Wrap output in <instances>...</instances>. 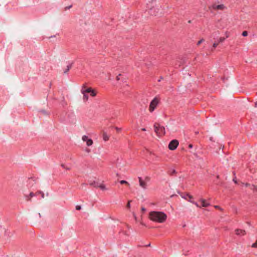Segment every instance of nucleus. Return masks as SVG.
Segmentation results:
<instances>
[{
  "instance_id": "1",
  "label": "nucleus",
  "mask_w": 257,
  "mask_h": 257,
  "mask_svg": "<svg viewBox=\"0 0 257 257\" xmlns=\"http://www.w3.org/2000/svg\"><path fill=\"white\" fill-rule=\"evenodd\" d=\"M149 218L153 221L163 223L167 219V215L161 211H151L149 213Z\"/></svg>"
},
{
  "instance_id": "2",
  "label": "nucleus",
  "mask_w": 257,
  "mask_h": 257,
  "mask_svg": "<svg viewBox=\"0 0 257 257\" xmlns=\"http://www.w3.org/2000/svg\"><path fill=\"white\" fill-rule=\"evenodd\" d=\"M81 92L83 95V100L86 102L88 100V93H89L91 97H95L97 95V91L91 87H87L85 84H83L81 89Z\"/></svg>"
},
{
  "instance_id": "3",
  "label": "nucleus",
  "mask_w": 257,
  "mask_h": 257,
  "mask_svg": "<svg viewBox=\"0 0 257 257\" xmlns=\"http://www.w3.org/2000/svg\"><path fill=\"white\" fill-rule=\"evenodd\" d=\"M155 132L159 137L162 136L165 134V127L161 125L159 123H155L154 124Z\"/></svg>"
},
{
  "instance_id": "4",
  "label": "nucleus",
  "mask_w": 257,
  "mask_h": 257,
  "mask_svg": "<svg viewBox=\"0 0 257 257\" xmlns=\"http://www.w3.org/2000/svg\"><path fill=\"white\" fill-rule=\"evenodd\" d=\"M159 100L157 98L155 97L151 102L149 108V110L150 112H152L154 111L155 108L157 107L159 104Z\"/></svg>"
},
{
  "instance_id": "5",
  "label": "nucleus",
  "mask_w": 257,
  "mask_h": 257,
  "mask_svg": "<svg viewBox=\"0 0 257 257\" xmlns=\"http://www.w3.org/2000/svg\"><path fill=\"white\" fill-rule=\"evenodd\" d=\"M209 9H212L214 11L219 10V11H224L227 10V8L223 4H219L216 5L214 4L212 5L211 6L209 7Z\"/></svg>"
},
{
  "instance_id": "6",
  "label": "nucleus",
  "mask_w": 257,
  "mask_h": 257,
  "mask_svg": "<svg viewBox=\"0 0 257 257\" xmlns=\"http://www.w3.org/2000/svg\"><path fill=\"white\" fill-rule=\"evenodd\" d=\"M181 196L183 198L188 200V201H189L191 203L194 204L197 207H200V205H199L197 202H195L193 200H192V199L193 197L192 195H191L188 193H186V194H182L181 195Z\"/></svg>"
},
{
  "instance_id": "7",
  "label": "nucleus",
  "mask_w": 257,
  "mask_h": 257,
  "mask_svg": "<svg viewBox=\"0 0 257 257\" xmlns=\"http://www.w3.org/2000/svg\"><path fill=\"white\" fill-rule=\"evenodd\" d=\"M37 194H42V197L43 198H44V194L43 192H41V191H38L37 192V193H34L33 192H30V194L29 195H27V194H25L24 195V197L26 199V200L28 201H31V198L35 196H36Z\"/></svg>"
},
{
  "instance_id": "8",
  "label": "nucleus",
  "mask_w": 257,
  "mask_h": 257,
  "mask_svg": "<svg viewBox=\"0 0 257 257\" xmlns=\"http://www.w3.org/2000/svg\"><path fill=\"white\" fill-rule=\"evenodd\" d=\"M147 7L150 10L149 13L151 15L157 16L159 15V11L160 9L158 7H153V8H150V5L148 4H147Z\"/></svg>"
},
{
  "instance_id": "9",
  "label": "nucleus",
  "mask_w": 257,
  "mask_h": 257,
  "mask_svg": "<svg viewBox=\"0 0 257 257\" xmlns=\"http://www.w3.org/2000/svg\"><path fill=\"white\" fill-rule=\"evenodd\" d=\"M179 145V142L177 140L171 141L168 145V148L171 150H175Z\"/></svg>"
},
{
  "instance_id": "10",
  "label": "nucleus",
  "mask_w": 257,
  "mask_h": 257,
  "mask_svg": "<svg viewBox=\"0 0 257 257\" xmlns=\"http://www.w3.org/2000/svg\"><path fill=\"white\" fill-rule=\"evenodd\" d=\"M82 140L83 142H86V145L88 147L92 146L93 143L92 140L88 138L86 135L82 136Z\"/></svg>"
},
{
  "instance_id": "11",
  "label": "nucleus",
  "mask_w": 257,
  "mask_h": 257,
  "mask_svg": "<svg viewBox=\"0 0 257 257\" xmlns=\"http://www.w3.org/2000/svg\"><path fill=\"white\" fill-rule=\"evenodd\" d=\"M225 38H224V37H220V38H219L217 40V41L213 43V49H215L217 46V45L219 44V43L223 42L225 40Z\"/></svg>"
},
{
  "instance_id": "12",
  "label": "nucleus",
  "mask_w": 257,
  "mask_h": 257,
  "mask_svg": "<svg viewBox=\"0 0 257 257\" xmlns=\"http://www.w3.org/2000/svg\"><path fill=\"white\" fill-rule=\"evenodd\" d=\"M63 168L66 170H69L71 166L67 162H64L60 164V165Z\"/></svg>"
},
{
  "instance_id": "13",
  "label": "nucleus",
  "mask_w": 257,
  "mask_h": 257,
  "mask_svg": "<svg viewBox=\"0 0 257 257\" xmlns=\"http://www.w3.org/2000/svg\"><path fill=\"white\" fill-rule=\"evenodd\" d=\"M139 181L140 186L143 189H146L147 186L146 182L143 180L141 177H139Z\"/></svg>"
},
{
  "instance_id": "14",
  "label": "nucleus",
  "mask_w": 257,
  "mask_h": 257,
  "mask_svg": "<svg viewBox=\"0 0 257 257\" xmlns=\"http://www.w3.org/2000/svg\"><path fill=\"white\" fill-rule=\"evenodd\" d=\"M235 234L237 235L243 236L246 234V232L244 230L240 229H236L235 230Z\"/></svg>"
},
{
  "instance_id": "15",
  "label": "nucleus",
  "mask_w": 257,
  "mask_h": 257,
  "mask_svg": "<svg viewBox=\"0 0 257 257\" xmlns=\"http://www.w3.org/2000/svg\"><path fill=\"white\" fill-rule=\"evenodd\" d=\"M199 201L201 203V206H200V208L201 207H206L210 205V204L206 202V201L203 198H200Z\"/></svg>"
},
{
  "instance_id": "16",
  "label": "nucleus",
  "mask_w": 257,
  "mask_h": 257,
  "mask_svg": "<svg viewBox=\"0 0 257 257\" xmlns=\"http://www.w3.org/2000/svg\"><path fill=\"white\" fill-rule=\"evenodd\" d=\"M89 184L90 185L94 187H98L99 183L97 182H96L95 181L89 180Z\"/></svg>"
},
{
  "instance_id": "17",
  "label": "nucleus",
  "mask_w": 257,
  "mask_h": 257,
  "mask_svg": "<svg viewBox=\"0 0 257 257\" xmlns=\"http://www.w3.org/2000/svg\"><path fill=\"white\" fill-rule=\"evenodd\" d=\"M102 137H103V140L105 142L107 141L109 139V136L108 135H107V134L106 132H103Z\"/></svg>"
},
{
  "instance_id": "18",
  "label": "nucleus",
  "mask_w": 257,
  "mask_h": 257,
  "mask_svg": "<svg viewBox=\"0 0 257 257\" xmlns=\"http://www.w3.org/2000/svg\"><path fill=\"white\" fill-rule=\"evenodd\" d=\"M72 63L69 64L68 65H67V68L64 70V73H67L69 71V70L71 69V68L72 67Z\"/></svg>"
},
{
  "instance_id": "19",
  "label": "nucleus",
  "mask_w": 257,
  "mask_h": 257,
  "mask_svg": "<svg viewBox=\"0 0 257 257\" xmlns=\"http://www.w3.org/2000/svg\"><path fill=\"white\" fill-rule=\"evenodd\" d=\"M98 187L100 188L101 189H102L103 190H105L107 189L105 187V185L103 184H98Z\"/></svg>"
},
{
  "instance_id": "20",
  "label": "nucleus",
  "mask_w": 257,
  "mask_h": 257,
  "mask_svg": "<svg viewBox=\"0 0 257 257\" xmlns=\"http://www.w3.org/2000/svg\"><path fill=\"white\" fill-rule=\"evenodd\" d=\"M120 183L121 184H126V185H128V186H129V185H130L129 183H128L127 181H124V180H121V181H120Z\"/></svg>"
},
{
  "instance_id": "21",
  "label": "nucleus",
  "mask_w": 257,
  "mask_h": 257,
  "mask_svg": "<svg viewBox=\"0 0 257 257\" xmlns=\"http://www.w3.org/2000/svg\"><path fill=\"white\" fill-rule=\"evenodd\" d=\"M250 189L253 191H257V186H255V185H251V187H250Z\"/></svg>"
},
{
  "instance_id": "22",
  "label": "nucleus",
  "mask_w": 257,
  "mask_h": 257,
  "mask_svg": "<svg viewBox=\"0 0 257 257\" xmlns=\"http://www.w3.org/2000/svg\"><path fill=\"white\" fill-rule=\"evenodd\" d=\"M247 34H248V33L247 31H243L242 33V35L244 37H245V36H247Z\"/></svg>"
},
{
  "instance_id": "23",
  "label": "nucleus",
  "mask_w": 257,
  "mask_h": 257,
  "mask_svg": "<svg viewBox=\"0 0 257 257\" xmlns=\"http://www.w3.org/2000/svg\"><path fill=\"white\" fill-rule=\"evenodd\" d=\"M251 247H257V239H256V241L252 244Z\"/></svg>"
},
{
  "instance_id": "24",
  "label": "nucleus",
  "mask_w": 257,
  "mask_h": 257,
  "mask_svg": "<svg viewBox=\"0 0 257 257\" xmlns=\"http://www.w3.org/2000/svg\"><path fill=\"white\" fill-rule=\"evenodd\" d=\"M131 202H132V201H131V200H129V201H128V202H127V204H126V207H127V208H130V207H131L130 203H131Z\"/></svg>"
},
{
  "instance_id": "25",
  "label": "nucleus",
  "mask_w": 257,
  "mask_h": 257,
  "mask_svg": "<svg viewBox=\"0 0 257 257\" xmlns=\"http://www.w3.org/2000/svg\"><path fill=\"white\" fill-rule=\"evenodd\" d=\"M233 175L234 176H235V173H233ZM233 181L235 183H237V180L236 179V177L234 176V178H233Z\"/></svg>"
},
{
  "instance_id": "26",
  "label": "nucleus",
  "mask_w": 257,
  "mask_h": 257,
  "mask_svg": "<svg viewBox=\"0 0 257 257\" xmlns=\"http://www.w3.org/2000/svg\"><path fill=\"white\" fill-rule=\"evenodd\" d=\"M204 40L202 39H201L200 40H199L197 43V45H200L202 42H203Z\"/></svg>"
},
{
  "instance_id": "27",
  "label": "nucleus",
  "mask_w": 257,
  "mask_h": 257,
  "mask_svg": "<svg viewBox=\"0 0 257 257\" xmlns=\"http://www.w3.org/2000/svg\"><path fill=\"white\" fill-rule=\"evenodd\" d=\"M115 129L116 130L117 132H119L121 130V128L118 127L117 126L115 127Z\"/></svg>"
},
{
  "instance_id": "28",
  "label": "nucleus",
  "mask_w": 257,
  "mask_h": 257,
  "mask_svg": "<svg viewBox=\"0 0 257 257\" xmlns=\"http://www.w3.org/2000/svg\"><path fill=\"white\" fill-rule=\"evenodd\" d=\"M144 181H146V183H147L148 182H149V181H150V178H149V177H146L145 178V180H144Z\"/></svg>"
},
{
  "instance_id": "29",
  "label": "nucleus",
  "mask_w": 257,
  "mask_h": 257,
  "mask_svg": "<svg viewBox=\"0 0 257 257\" xmlns=\"http://www.w3.org/2000/svg\"><path fill=\"white\" fill-rule=\"evenodd\" d=\"M81 209V207L80 205H77L76 206V209L77 210H79Z\"/></svg>"
},
{
  "instance_id": "30",
  "label": "nucleus",
  "mask_w": 257,
  "mask_h": 257,
  "mask_svg": "<svg viewBox=\"0 0 257 257\" xmlns=\"http://www.w3.org/2000/svg\"><path fill=\"white\" fill-rule=\"evenodd\" d=\"M245 186L246 187H251V185H250V184L246 183V184H245Z\"/></svg>"
},
{
  "instance_id": "31",
  "label": "nucleus",
  "mask_w": 257,
  "mask_h": 257,
  "mask_svg": "<svg viewBox=\"0 0 257 257\" xmlns=\"http://www.w3.org/2000/svg\"><path fill=\"white\" fill-rule=\"evenodd\" d=\"M133 216L134 217L135 219L137 221V216H136V214L134 213H133Z\"/></svg>"
},
{
  "instance_id": "32",
  "label": "nucleus",
  "mask_w": 257,
  "mask_h": 257,
  "mask_svg": "<svg viewBox=\"0 0 257 257\" xmlns=\"http://www.w3.org/2000/svg\"><path fill=\"white\" fill-rule=\"evenodd\" d=\"M214 207L216 209H221V208H220V207L219 206H217V205H215L214 206Z\"/></svg>"
},
{
  "instance_id": "33",
  "label": "nucleus",
  "mask_w": 257,
  "mask_h": 257,
  "mask_svg": "<svg viewBox=\"0 0 257 257\" xmlns=\"http://www.w3.org/2000/svg\"><path fill=\"white\" fill-rule=\"evenodd\" d=\"M192 147H193V145L192 144H189L188 145V148H189L191 149V148H192Z\"/></svg>"
},
{
  "instance_id": "34",
  "label": "nucleus",
  "mask_w": 257,
  "mask_h": 257,
  "mask_svg": "<svg viewBox=\"0 0 257 257\" xmlns=\"http://www.w3.org/2000/svg\"><path fill=\"white\" fill-rule=\"evenodd\" d=\"M119 76H120V74H119L118 76H117V77H116V80H119Z\"/></svg>"
},
{
  "instance_id": "35",
  "label": "nucleus",
  "mask_w": 257,
  "mask_h": 257,
  "mask_svg": "<svg viewBox=\"0 0 257 257\" xmlns=\"http://www.w3.org/2000/svg\"><path fill=\"white\" fill-rule=\"evenodd\" d=\"M141 210L143 212H145L146 211V209L144 207H142Z\"/></svg>"
},
{
  "instance_id": "36",
  "label": "nucleus",
  "mask_w": 257,
  "mask_h": 257,
  "mask_svg": "<svg viewBox=\"0 0 257 257\" xmlns=\"http://www.w3.org/2000/svg\"><path fill=\"white\" fill-rule=\"evenodd\" d=\"M223 146H222V145H220L219 147V149H223Z\"/></svg>"
},
{
  "instance_id": "37",
  "label": "nucleus",
  "mask_w": 257,
  "mask_h": 257,
  "mask_svg": "<svg viewBox=\"0 0 257 257\" xmlns=\"http://www.w3.org/2000/svg\"><path fill=\"white\" fill-rule=\"evenodd\" d=\"M146 128H142V131H146Z\"/></svg>"
},
{
  "instance_id": "38",
  "label": "nucleus",
  "mask_w": 257,
  "mask_h": 257,
  "mask_svg": "<svg viewBox=\"0 0 257 257\" xmlns=\"http://www.w3.org/2000/svg\"><path fill=\"white\" fill-rule=\"evenodd\" d=\"M255 107H257V102H256L254 104Z\"/></svg>"
},
{
  "instance_id": "39",
  "label": "nucleus",
  "mask_w": 257,
  "mask_h": 257,
  "mask_svg": "<svg viewBox=\"0 0 257 257\" xmlns=\"http://www.w3.org/2000/svg\"><path fill=\"white\" fill-rule=\"evenodd\" d=\"M86 185V184H82V186H83V185H84V186H85Z\"/></svg>"
},
{
  "instance_id": "40",
  "label": "nucleus",
  "mask_w": 257,
  "mask_h": 257,
  "mask_svg": "<svg viewBox=\"0 0 257 257\" xmlns=\"http://www.w3.org/2000/svg\"><path fill=\"white\" fill-rule=\"evenodd\" d=\"M150 246V244H149L148 245H147V246Z\"/></svg>"
},
{
  "instance_id": "41",
  "label": "nucleus",
  "mask_w": 257,
  "mask_h": 257,
  "mask_svg": "<svg viewBox=\"0 0 257 257\" xmlns=\"http://www.w3.org/2000/svg\"><path fill=\"white\" fill-rule=\"evenodd\" d=\"M228 35H226V38H228Z\"/></svg>"
},
{
  "instance_id": "42",
  "label": "nucleus",
  "mask_w": 257,
  "mask_h": 257,
  "mask_svg": "<svg viewBox=\"0 0 257 257\" xmlns=\"http://www.w3.org/2000/svg\"><path fill=\"white\" fill-rule=\"evenodd\" d=\"M217 177V178H218H218H219V176H217V177Z\"/></svg>"
},
{
  "instance_id": "43",
  "label": "nucleus",
  "mask_w": 257,
  "mask_h": 257,
  "mask_svg": "<svg viewBox=\"0 0 257 257\" xmlns=\"http://www.w3.org/2000/svg\"><path fill=\"white\" fill-rule=\"evenodd\" d=\"M38 194H39V195H41V194H37V195H38Z\"/></svg>"
}]
</instances>
